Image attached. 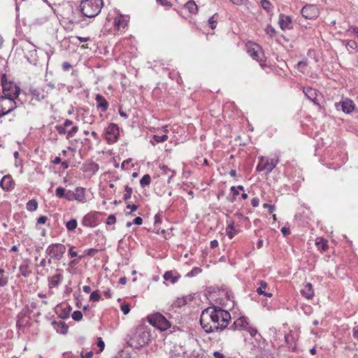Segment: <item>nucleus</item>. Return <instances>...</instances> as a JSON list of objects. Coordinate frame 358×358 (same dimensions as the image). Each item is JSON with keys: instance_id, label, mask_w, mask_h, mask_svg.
I'll return each mask as SVG.
<instances>
[{"instance_id": "f257e3e1", "label": "nucleus", "mask_w": 358, "mask_h": 358, "mask_svg": "<svg viewBox=\"0 0 358 358\" xmlns=\"http://www.w3.org/2000/svg\"><path fill=\"white\" fill-rule=\"evenodd\" d=\"M231 319L227 310L213 305L202 310L200 324L206 334L220 333L228 327Z\"/></svg>"}, {"instance_id": "f03ea898", "label": "nucleus", "mask_w": 358, "mask_h": 358, "mask_svg": "<svg viewBox=\"0 0 358 358\" xmlns=\"http://www.w3.org/2000/svg\"><path fill=\"white\" fill-rule=\"evenodd\" d=\"M150 332L144 326L136 327L129 336L127 344L135 349H140L147 345L150 341Z\"/></svg>"}, {"instance_id": "7ed1b4c3", "label": "nucleus", "mask_w": 358, "mask_h": 358, "mask_svg": "<svg viewBox=\"0 0 358 358\" xmlns=\"http://www.w3.org/2000/svg\"><path fill=\"white\" fill-rule=\"evenodd\" d=\"M103 6V0H82L80 10L84 16L92 18L100 13Z\"/></svg>"}, {"instance_id": "20e7f679", "label": "nucleus", "mask_w": 358, "mask_h": 358, "mask_svg": "<svg viewBox=\"0 0 358 358\" xmlns=\"http://www.w3.org/2000/svg\"><path fill=\"white\" fill-rule=\"evenodd\" d=\"M55 194L58 198L67 201L83 202L85 200V189L80 187H76L74 191L66 190L64 187H59L56 189Z\"/></svg>"}, {"instance_id": "39448f33", "label": "nucleus", "mask_w": 358, "mask_h": 358, "mask_svg": "<svg viewBox=\"0 0 358 358\" xmlns=\"http://www.w3.org/2000/svg\"><path fill=\"white\" fill-rule=\"evenodd\" d=\"M1 83L2 85L3 93L5 96H8L14 99H17L20 88L13 81H8L6 74H2L1 78Z\"/></svg>"}, {"instance_id": "423d86ee", "label": "nucleus", "mask_w": 358, "mask_h": 358, "mask_svg": "<svg viewBox=\"0 0 358 358\" xmlns=\"http://www.w3.org/2000/svg\"><path fill=\"white\" fill-rule=\"evenodd\" d=\"M148 321L153 327L161 331H165L171 327L169 321L160 313L152 314L148 317Z\"/></svg>"}, {"instance_id": "0eeeda50", "label": "nucleus", "mask_w": 358, "mask_h": 358, "mask_svg": "<svg viewBox=\"0 0 358 358\" xmlns=\"http://www.w3.org/2000/svg\"><path fill=\"white\" fill-rule=\"evenodd\" d=\"M18 102L13 98L1 96H0V117L9 114L15 108L18 107Z\"/></svg>"}, {"instance_id": "6e6552de", "label": "nucleus", "mask_w": 358, "mask_h": 358, "mask_svg": "<svg viewBox=\"0 0 358 358\" xmlns=\"http://www.w3.org/2000/svg\"><path fill=\"white\" fill-rule=\"evenodd\" d=\"M65 252L66 246L62 243H52L48 246L45 250L46 255L55 261L61 260Z\"/></svg>"}, {"instance_id": "1a4fd4ad", "label": "nucleus", "mask_w": 358, "mask_h": 358, "mask_svg": "<svg viewBox=\"0 0 358 358\" xmlns=\"http://www.w3.org/2000/svg\"><path fill=\"white\" fill-rule=\"evenodd\" d=\"M278 163V158L276 159L261 157L259 162L256 167L257 171H266V174L271 173Z\"/></svg>"}, {"instance_id": "9d476101", "label": "nucleus", "mask_w": 358, "mask_h": 358, "mask_svg": "<svg viewBox=\"0 0 358 358\" xmlns=\"http://www.w3.org/2000/svg\"><path fill=\"white\" fill-rule=\"evenodd\" d=\"M119 136V127L116 124L110 123L106 128L105 138L108 143H114Z\"/></svg>"}, {"instance_id": "9b49d317", "label": "nucleus", "mask_w": 358, "mask_h": 358, "mask_svg": "<svg viewBox=\"0 0 358 358\" xmlns=\"http://www.w3.org/2000/svg\"><path fill=\"white\" fill-rule=\"evenodd\" d=\"M302 16L305 19H316L320 14L319 9L315 5L308 4L304 6L301 10Z\"/></svg>"}, {"instance_id": "f8f14e48", "label": "nucleus", "mask_w": 358, "mask_h": 358, "mask_svg": "<svg viewBox=\"0 0 358 358\" xmlns=\"http://www.w3.org/2000/svg\"><path fill=\"white\" fill-rule=\"evenodd\" d=\"M248 53L255 60L263 62L264 52L261 48L256 43H251L248 45Z\"/></svg>"}, {"instance_id": "ddd939ff", "label": "nucleus", "mask_w": 358, "mask_h": 358, "mask_svg": "<svg viewBox=\"0 0 358 358\" xmlns=\"http://www.w3.org/2000/svg\"><path fill=\"white\" fill-rule=\"evenodd\" d=\"M98 212H94L87 214L82 220V224L85 227H94L98 224Z\"/></svg>"}, {"instance_id": "4468645a", "label": "nucleus", "mask_w": 358, "mask_h": 358, "mask_svg": "<svg viewBox=\"0 0 358 358\" xmlns=\"http://www.w3.org/2000/svg\"><path fill=\"white\" fill-rule=\"evenodd\" d=\"M335 106L337 110H340L341 108L343 113L347 114L350 113L355 109V104L352 101L348 99L336 103Z\"/></svg>"}, {"instance_id": "2eb2a0df", "label": "nucleus", "mask_w": 358, "mask_h": 358, "mask_svg": "<svg viewBox=\"0 0 358 358\" xmlns=\"http://www.w3.org/2000/svg\"><path fill=\"white\" fill-rule=\"evenodd\" d=\"M15 185V181L10 175L4 176L0 181V187L7 192H10L13 189Z\"/></svg>"}, {"instance_id": "dca6fc26", "label": "nucleus", "mask_w": 358, "mask_h": 358, "mask_svg": "<svg viewBox=\"0 0 358 358\" xmlns=\"http://www.w3.org/2000/svg\"><path fill=\"white\" fill-rule=\"evenodd\" d=\"M303 92L304 93L307 99L313 101L315 105H320L319 102L317 100V91L315 89H313L310 87H303Z\"/></svg>"}, {"instance_id": "f3484780", "label": "nucleus", "mask_w": 358, "mask_h": 358, "mask_svg": "<svg viewBox=\"0 0 358 358\" xmlns=\"http://www.w3.org/2000/svg\"><path fill=\"white\" fill-rule=\"evenodd\" d=\"M301 294L307 299H312L314 296V291L312 284L310 282L305 283L301 289Z\"/></svg>"}, {"instance_id": "a211bd4d", "label": "nucleus", "mask_w": 358, "mask_h": 358, "mask_svg": "<svg viewBox=\"0 0 358 358\" xmlns=\"http://www.w3.org/2000/svg\"><path fill=\"white\" fill-rule=\"evenodd\" d=\"M95 101L96 103V108L101 109V111L106 112L108 108V103L106 99L100 94L96 95Z\"/></svg>"}, {"instance_id": "6ab92c4d", "label": "nucleus", "mask_w": 358, "mask_h": 358, "mask_svg": "<svg viewBox=\"0 0 358 358\" xmlns=\"http://www.w3.org/2000/svg\"><path fill=\"white\" fill-rule=\"evenodd\" d=\"M292 19L289 16L280 14L279 17V24L282 30L291 29Z\"/></svg>"}, {"instance_id": "aec40b11", "label": "nucleus", "mask_w": 358, "mask_h": 358, "mask_svg": "<svg viewBox=\"0 0 358 358\" xmlns=\"http://www.w3.org/2000/svg\"><path fill=\"white\" fill-rule=\"evenodd\" d=\"M54 328L56 329L57 332L66 334L68 332L69 327L68 325L63 321L56 322L53 321L52 322Z\"/></svg>"}, {"instance_id": "412c9836", "label": "nucleus", "mask_w": 358, "mask_h": 358, "mask_svg": "<svg viewBox=\"0 0 358 358\" xmlns=\"http://www.w3.org/2000/svg\"><path fill=\"white\" fill-rule=\"evenodd\" d=\"M63 275L61 273L55 274L48 278V286L50 288L57 287L62 281Z\"/></svg>"}, {"instance_id": "4be33fe9", "label": "nucleus", "mask_w": 358, "mask_h": 358, "mask_svg": "<svg viewBox=\"0 0 358 358\" xmlns=\"http://www.w3.org/2000/svg\"><path fill=\"white\" fill-rule=\"evenodd\" d=\"M259 287L257 289V292L259 295H264L268 297H271L273 294L271 292H267L265 290L268 288V283L264 280H260L257 282Z\"/></svg>"}, {"instance_id": "5701e85b", "label": "nucleus", "mask_w": 358, "mask_h": 358, "mask_svg": "<svg viewBox=\"0 0 358 358\" xmlns=\"http://www.w3.org/2000/svg\"><path fill=\"white\" fill-rule=\"evenodd\" d=\"M228 225L226 228V233L230 239H232L237 234V231L234 227V221L233 220H227Z\"/></svg>"}, {"instance_id": "b1692460", "label": "nucleus", "mask_w": 358, "mask_h": 358, "mask_svg": "<svg viewBox=\"0 0 358 358\" xmlns=\"http://www.w3.org/2000/svg\"><path fill=\"white\" fill-rule=\"evenodd\" d=\"M33 99L40 101L45 99L47 95L44 93L43 90L41 91L38 89H33L30 90Z\"/></svg>"}, {"instance_id": "393cba45", "label": "nucleus", "mask_w": 358, "mask_h": 358, "mask_svg": "<svg viewBox=\"0 0 358 358\" xmlns=\"http://www.w3.org/2000/svg\"><path fill=\"white\" fill-rule=\"evenodd\" d=\"M192 299L193 298L191 295L185 296H182V298H178L177 300L174 302L173 305L176 307H181L190 302L192 300Z\"/></svg>"}, {"instance_id": "a878e982", "label": "nucleus", "mask_w": 358, "mask_h": 358, "mask_svg": "<svg viewBox=\"0 0 358 358\" xmlns=\"http://www.w3.org/2000/svg\"><path fill=\"white\" fill-rule=\"evenodd\" d=\"M185 7L192 14H196L198 13V6L194 0L188 1L185 4Z\"/></svg>"}, {"instance_id": "bb28decb", "label": "nucleus", "mask_w": 358, "mask_h": 358, "mask_svg": "<svg viewBox=\"0 0 358 358\" xmlns=\"http://www.w3.org/2000/svg\"><path fill=\"white\" fill-rule=\"evenodd\" d=\"M239 330H246L248 327L249 323L247 318L245 317H241L236 320Z\"/></svg>"}, {"instance_id": "cd10ccee", "label": "nucleus", "mask_w": 358, "mask_h": 358, "mask_svg": "<svg viewBox=\"0 0 358 358\" xmlns=\"http://www.w3.org/2000/svg\"><path fill=\"white\" fill-rule=\"evenodd\" d=\"M19 271L20 274L25 278L28 277L31 273L28 263L21 264L19 267Z\"/></svg>"}, {"instance_id": "c85d7f7f", "label": "nucleus", "mask_w": 358, "mask_h": 358, "mask_svg": "<svg viewBox=\"0 0 358 358\" xmlns=\"http://www.w3.org/2000/svg\"><path fill=\"white\" fill-rule=\"evenodd\" d=\"M316 245L318 249L322 252H325L328 248L327 241L324 238H320L319 241H317Z\"/></svg>"}, {"instance_id": "c756f323", "label": "nucleus", "mask_w": 358, "mask_h": 358, "mask_svg": "<svg viewBox=\"0 0 358 358\" xmlns=\"http://www.w3.org/2000/svg\"><path fill=\"white\" fill-rule=\"evenodd\" d=\"M343 44H345L347 50L350 52V50H357L358 45L356 41H343Z\"/></svg>"}, {"instance_id": "7c9ffc66", "label": "nucleus", "mask_w": 358, "mask_h": 358, "mask_svg": "<svg viewBox=\"0 0 358 358\" xmlns=\"http://www.w3.org/2000/svg\"><path fill=\"white\" fill-rule=\"evenodd\" d=\"M27 210L30 212L36 210L38 208V203L35 199L29 200L26 205Z\"/></svg>"}, {"instance_id": "2f4dec72", "label": "nucleus", "mask_w": 358, "mask_h": 358, "mask_svg": "<svg viewBox=\"0 0 358 358\" xmlns=\"http://www.w3.org/2000/svg\"><path fill=\"white\" fill-rule=\"evenodd\" d=\"M163 277L165 280H171L173 284L176 283L178 280V278L173 276L171 271L165 272Z\"/></svg>"}, {"instance_id": "473e14b6", "label": "nucleus", "mask_w": 358, "mask_h": 358, "mask_svg": "<svg viewBox=\"0 0 358 358\" xmlns=\"http://www.w3.org/2000/svg\"><path fill=\"white\" fill-rule=\"evenodd\" d=\"M78 222L76 219H71L66 223V229L69 231H73L76 229Z\"/></svg>"}, {"instance_id": "72a5a7b5", "label": "nucleus", "mask_w": 358, "mask_h": 358, "mask_svg": "<svg viewBox=\"0 0 358 358\" xmlns=\"http://www.w3.org/2000/svg\"><path fill=\"white\" fill-rule=\"evenodd\" d=\"M161 169L162 170V173L165 175H167L169 172L171 173V174L168 178V182H170L171 178L174 176L176 172L174 171L171 170L167 166L163 165L161 167Z\"/></svg>"}, {"instance_id": "f704fd0d", "label": "nucleus", "mask_w": 358, "mask_h": 358, "mask_svg": "<svg viewBox=\"0 0 358 358\" xmlns=\"http://www.w3.org/2000/svg\"><path fill=\"white\" fill-rule=\"evenodd\" d=\"M151 182V177L149 174L144 175L140 180V184L142 187L150 185Z\"/></svg>"}, {"instance_id": "c9c22d12", "label": "nucleus", "mask_w": 358, "mask_h": 358, "mask_svg": "<svg viewBox=\"0 0 358 358\" xmlns=\"http://www.w3.org/2000/svg\"><path fill=\"white\" fill-rule=\"evenodd\" d=\"M127 24V21L123 19L122 16H120L118 19L115 20V25L117 29L120 30V28L124 29Z\"/></svg>"}, {"instance_id": "e433bc0d", "label": "nucleus", "mask_w": 358, "mask_h": 358, "mask_svg": "<svg viewBox=\"0 0 358 358\" xmlns=\"http://www.w3.org/2000/svg\"><path fill=\"white\" fill-rule=\"evenodd\" d=\"M217 13H215L208 19V24L212 29H215L217 26Z\"/></svg>"}, {"instance_id": "4c0bfd02", "label": "nucleus", "mask_w": 358, "mask_h": 358, "mask_svg": "<svg viewBox=\"0 0 358 358\" xmlns=\"http://www.w3.org/2000/svg\"><path fill=\"white\" fill-rule=\"evenodd\" d=\"M285 341L286 344L289 347H293V343H294V337L292 334H289L285 336Z\"/></svg>"}, {"instance_id": "58836bf2", "label": "nucleus", "mask_w": 358, "mask_h": 358, "mask_svg": "<svg viewBox=\"0 0 358 358\" xmlns=\"http://www.w3.org/2000/svg\"><path fill=\"white\" fill-rule=\"evenodd\" d=\"M262 7L267 12H270L273 9V6L268 0L261 1Z\"/></svg>"}, {"instance_id": "ea45409f", "label": "nucleus", "mask_w": 358, "mask_h": 358, "mask_svg": "<svg viewBox=\"0 0 358 358\" xmlns=\"http://www.w3.org/2000/svg\"><path fill=\"white\" fill-rule=\"evenodd\" d=\"M124 190H125V194H124L123 199H124V201H128L131 196L133 189L131 187H129L128 185H125Z\"/></svg>"}, {"instance_id": "a19ab883", "label": "nucleus", "mask_w": 358, "mask_h": 358, "mask_svg": "<svg viewBox=\"0 0 358 358\" xmlns=\"http://www.w3.org/2000/svg\"><path fill=\"white\" fill-rule=\"evenodd\" d=\"M245 331H248L250 336L253 338H255L256 340H257L256 336H259V337H261V335L258 334L257 329L250 327V324L248 325V327L246 329Z\"/></svg>"}, {"instance_id": "79ce46f5", "label": "nucleus", "mask_w": 358, "mask_h": 358, "mask_svg": "<svg viewBox=\"0 0 358 358\" xmlns=\"http://www.w3.org/2000/svg\"><path fill=\"white\" fill-rule=\"evenodd\" d=\"M168 139V136L164 134L162 136L159 135H154L153 136V140L155 141V143H159L166 141Z\"/></svg>"}, {"instance_id": "37998d69", "label": "nucleus", "mask_w": 358, "mask_h": 358, "mask_svg": "<svg viewBox=\"0 0 358 358\" xmlns=\"http://www.w3.org/2000/svg\"><path fill=\"white\" fill-rule=\"evenodd\" d=\"M101 299L99 290L94 291L90 296V300L92 301H98Z\"/></svg>"}, {"instance_id": "c03bdc74", "label": "nucleus", "mask_w": 358, "mask_h": 358, "mask_svg": "<svg viewBox=\"0 0 358 358\" xmlns=\"http://www.w3.org/2000/svg\"><path fill=\"white\" fill-rule=\"evenodd\" d=\"M72 318L75 320V321H80L82 320L83 318V313L80 310H76L72 314Z\"/></svg>"}, {"instance_id": "a18cd8bd", "label": "nucleus", "mask_w": 358, "mask_h": 358, "mask_svg": "<svg viewBox=\"0 0 358 358\" xmlns=\"http://www.w3.org/2000/svg\"><path fill=\"white\" fill-rule=\"evenodd\" d=\"M78 131V127L77 126H73L71 130H69L68 132H67V136H66V138H71L73 137L76 133H77Z\"/></svg>"}, {"instance_id": "49530a36", "label": "nucleus", "mask_w": 358, "mask_h": 358, "mask_svg": "<svg viewBox=\"0 0 358 358\" xmlns=\"http://www.w3.org/2000/svg\"><path fill=\"white\" fill-rule=\"evenodd\" d=\"M55 129L60 135L65 134L66 133V128L63 125H56Z\"/></svg>"}, {"instance_id": "de8ad7c7", "label": "nucleus", "mask_w": 358, "mask_h": 358, "mask_svg": "<svg viewBox=\"0 0 358 358\" xmlns=\"http://www.w3.org/2000/svg\"><path fill=\"white\" fill-rule=\"evenodd\" d=\"M127 208H129L131 209V212H129V213H127L126 215H134L133 214V211H135L138 209V206L136 205V204H127Z\"/></svg>"}, {"instance_id": "09e8293b", "label": "nucleus", "mask_w": 358, "mask_h": 358, "mask_svg": "<svg viewBox=\"0 0 358 358\" xmlns=\"http://www.w3.org/2000/svg\"><path fill=\"white\" fill-rule=\"evenodd\" d=\"M116 222V217L114 215H110L107 220H106V224L108 225H112V224H114Z\"/></svg>"}, {"instance_id": "8fccbe9b", "label": "nucleus", "mask_w": 358, "mask_h": 358, "mask_svg": "<svg viewBox=\"0 0 358 358\" xmlns=\"http://www.w3.org/2000/svg\"><path fill=\"white\" fill-rule=\"evenodd\" d=\"M120 308L124 315L128 314L130 311V306L128 303H124L121 305Z\"/></svg>"}, {"instance_id": "3c124183", "label": "nucleus", "mask_w": 358, "mask_h": 358, "mask_svg": "<svg viewBox=\"0 0 358 358\" xmlns=\"http://www.w3.org/2000/svg\"><path fill=\"white\" fill-rule=\"evenodd\" d=\"M98 250L95 248H90L85 250V253L87 255L93 257L95 255L96 253L98 252Z\"/></svg>"}, {"instance_id": "603ef678", "label": "nucleus", "mask_w": 358, "mask_h": 358, "mask_svg": "<svg viewBox=\"0 0 358 358\" xmlns=\"http://www.w3.org/2000/svg\"><path fill=\"white\" fill-rule=\"evenodd\" d=\"M263 208H267L268 210V212L270 214L273 213L274 211H275V206L273 205H271V204H268V203H264L263 204Z\"/></svg>"}, {"instance_id": "864d4df0", "label": "nucleus", "mask_w": 358, "mask_h": 358, "mask_svg": "<svg viewBox=\"0 0 358 358\" xmlns=\"http://www.w3.org/2000/svg\"><path fill=\"white\" fill-rule=\"evenodd\" d=\"M199 272H201V269L199 268L195 267L187 274V276L192 277L196 274L199 273Z\"/></svg>"}, {"instance_id": "5fc2aeb1", "label": "nucleus", "mask_w": 358, "mask_h": 358, "mask_svg": "<svg viewBox=\"0 0 358 358\" xmlns=\"http://www.w3.org/2000/svg\"><path fill=\"white\" fill-rule=\"evenodd\" d=\"M266 31L268 34L273 36L275 34V29L270 24L267 25V27L266 29Z\"/></svg>"}, {"instance_id": "6e6d98bb", "label": "nucleus", "mask_w": 358, "mask_h": 358, "mask_svg": "<svg viewBox=\"0 0 358 358\" xmlns=\"http://www.w3.org/2000/svg\"><path fill=\"white\" fill-rule=\"evenodd\" d=\"M29 45H31L33 48V50H30V52L36 53V50L35 49V45L33 43H30L29 41L25 42L24 44L22 45V47L24 48L27 49Z\"/></svg>"}, {"instance_id": "4d7b16f0", "label": "nucleus", "mask_w": 358, "mask_h": 358, "mask_svg": "<svg viewBox=\"0 0 358 358\" xmlns=\"http://www.w3.org/2000/svg\"><path fill=\"white\" fill-rule=\"evenodd\" d=\"M80 356L82 358H92L93 357V352L89 351L86 353H84L83 351L80 352Z\"/></svg>"}, {"instance_id": "13d9d810", "label": "nucleus", "mask_w": 358, "mask_h": 358, "mask_svg": "<svg viewBox=\"0 0 358 358\" xmlns=\"http://www.w3.org/2000/svg\"><path fill=\"white\" fill-rule=\"evenodd\" d=\"M162 222V215L159 213H157L155 216V225L157 226V224H160Z\"/></svg>"}, {"instance_id": "bf43d9fd", "label": "nucleus", "mask_w": 358, "mask_h": 358, "mask_svg": "<svg viewBox=\"0 0 358 358\" xmlns=\"http://www.w3.org/2000/svg\"><path fill=\"white\" fill-rule=\"evenodd\" d=\"M97 345L99 348L100 351L103 350L105 344H104V342L103 341V340L101 339V338H98Z\"/></svg>"}, {"instance_id": "052dcab7", "label": "nucleus", "mask_w": 358, "mask_h": 358, "mask_svg": "<svg viewBox=\"0 0 358 358\" xmlns=\"http://www.w3.org/2000/svg\"><path fill=\"white\" fill-rule=\"evenodd\" d=\"M48 217L45 215L40 216L37 220L38 224H43L46 222Z\"/></svg>"}, {"instance_id": "680f3d73", "label": "nucleus", "mask_w": 358, "mask_h": 358, "mask_svg": "<svg viewBox=\"0 0 358 358\" xmlns=\"http://www.w3.org/2000/svg\"><path fill=\"white\" fill-rule=\"evenodd\" d=\"M71 68V65L68 62L62 63V69L64 71H68Z\"/></svg>"}, {"instance_id": "e2e57ef3", "label": "nucleus", "mask_w": 358, "mask_h": 358, "mask_svg": "<svg viewBox=\"0 0 358 358\" xmlns=\"http://www.w3.org/2000/svg\"><path fill=\"white\" fill-rule=\"evenodd\" d=\"M132 223L136 225H141L143 223V219L141 217H136L133 220Z\"/></svg>"}, {"instance_id": "0e129e2a", "label": "nucleus", "mask_w": 358, "mask_h": 358, "mask_svg": "<svg viewBox=\"0 0 358 358\" xmlns=\"http://www.w3.org/2000/svg\"><path fill=\"white\" fill-rule=\"evenodd\" d=\"M69 255L71 257H76L78 256V253L73 250V247H71L69 249Z\"/></svg>"}, {"instance_id": "69168bd1", "label": "nucleus", "mask_w": 358, "mask_h": 358, "mask_svg": "<svg viewBox=\"0 0 358 358\" xmlns=\"http://www.w3.org/2000/svg\"><path fill=\"white\" fill-rule=\"evenodd\" d=\"M259 200L257 197L253 198L251 201V204L253 207H257L259 206Z\"/></svg>"}, {"instance_id": "338daca9", "label": "nucleus", "mask_w": 358, "mask_h": 358, "mask_svg": "<svg viewBox=\"0 0 358 358\" xmlns=\"http://www.w3.org/2000/svg\"><path fill=\"white\" fill-rule=\"evenodd\" d=\"M348 31H352L354 34H355L358 37V27L352 26L350 27Z\"/></svg>"}, {"instance_id": "774afa93", "label": "nucleus", "mask_w": 358, "mask_h": 358, "mask_svg": "<svg viewBox=\"0 0 358 358\" xmlns=\"http://www.w3.org/2000/svg\"><path fill=\"white\" fill-rule=\"evenodd\" d=\"M352 335L354 338L358 339V325L355 326L352 329Z\"/></svg>"}]
</instances>
